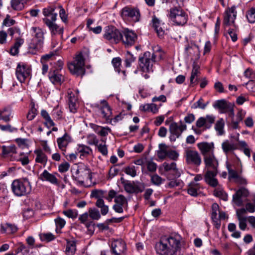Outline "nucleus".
Instances as JSON below:
<instances>
[{
    "mask_svg": "<svg viewBox=\"0 0 255 255\" xmlns=\"http://www.w3.org/2000/svg\"><path fill=\"white\" fill-rule=\"evenodd\" d=\"M183 243V239L180 235L173 234L161 237L156 243L155 248L159 255H179Z\"/></svg>",
    "mask_w": 255,
    "mask_h": 255,
    "instance_id": "1",
    "label": "nucleus"
},
{
    "mask_svg": "<svg viewBox=\"0 0 255 255\" xmlns=\"http://www.w3.org/2000/svg\"><path fill=\"white\" fill-rule=\"evenodd\" d=\"M31 29L32 31L33 38L29 43L28 48L31 53L35 54L42 47L45 31L42 28L37 27H32Z\"/></svg>",
    "mask_w": 255,
    "mask_h": 255,
    "instance_id": "2",
    "label": "nucleus"
},
{
    "mask_svg": "<svg viewBox=\"0 0 255 255\" xmlns=\"http://www.w3.org/2000/svg\"><path fill=\"white\" fill-rule=\"evenodd\" d=\"M11 189L14 194L18 197L26 196L31 191V186L26 178L14 180L11 184Z\"/></svg>",
    "mask_w": 255,
    "mask_h": 255,
    "instance_id": "3",
    "label": "nucleus"
},
{
    "mask_svg": "<svg viewBox=\"0 0 255 255\" xmlns=\"http://www.w3.org/2000/svg\"><path fill=\"white\" fill-rule=\"evenodd\" d=\"M156 56L153 53L145 52L139 59V66L143 72L149 73L153 71V65L155 62Z\"/></svg>",
    "mask_w": 255,
    "mask_h": 255,
    "instance_id": "4",
    "label": "nucleus"
},
{
    "mask_svg": "<svg viewBox=\"0 0 255 255\" xmlns=\"http://www.w3.org/2000/svg\"><path fill=\"white\" fill-rule=\"evenodd\" d=\"M169 18L177 25H183L187 21L188 16L180 7H174L170 9Z\"/></svg>",
    "mask_w": 255,
    "mask_h": 255,
    "instance_id": "5",
    "label": "nucleus"
},
{
    "mask_svg": "<svg viewBox=\"0 0 255 255\" xmlns=\"http://www.w3.org/2000/svg\"><path fill=\"white\" fill-rule=\"evenodd\" d=\"M85 63L82 55H77L75 60L68 65L70 72L77 76H83L85 74Z\"/></svg>",
    "mask_w": 255,
    "mask_h": 255,
    "instance_id": "6",
    "label": "nucleus"
},
{
    "mask_svg": "<svg viewBox=\"0 0 255 255\" xmlns=\"http://www.w3.org/2000/svg\"><path fill=\"white\" fill-rule=\"evenodd\" d=\"M91 174L92 172L89 168L85 165H82L77 167L76 171L73 173L72 176L75 180L83 184L85 182H91Z\"/></svg>",
    "mask_w": 255,
    "mask_h": 255,
    "instance_id": "7",
    "label": "nucleus"
},
{
    "mask_svg": "<svg viewBox=\"0 0 255 255\" xmlns=\"http://www.w3.org/2000/svg\"><path fill=\"white\" fill-rule=\"evenodd\" d=\"M30 67L24 63H18L16 68L15 74L18 80L23 83L30 76Z\"/></svg>",
    "mask_w": 255,
    "mask_h": 255,
    "instance_id": "8",
    "label": "nucleus"
},
{
    "mask_svg": "<svg viewBox=\"0 0 255 255\" xmlns=\"http://www.w3.org/2000/svg\"><path fill=\"white\" fill-rule=\"evenodd\" d=\"M236 6L233 5L231 7H228L224 14V20L223 24L224 27L235 25V20L237 17Z\"/></svg>",
    "mask_w": 255,
    "mask_h": 255,
    "instance_id": "9",
    "label": "nucleus"
},
{
    "mask_svg": "<svg viewBox=\"0 0 255 255\" xmlns=\"http://www.w3.org/2000/svg\"><path fill=\"white\" fill-rule=\"evenodd\" d=\"M121 15L123 19H130L134 22L139 21L140 18L139 9L128 6L122 9Z\"/></svg>",
    "mask_w": 255,
    "mask_h": 255,
    "instance_id": "10",
    "label": "nucleus"
},
{
    "mask_svg": "<svg viewBox=\"0 0 255 255\" xmlns=\"http://www.w3.org/2000/svg\"><path fill=\"white\" fill-rule=\"evenodd\" d=\"M104 37L107 40L116 43L121 40V32L114 26H107L105 30Z\"/></svg>",
    "mask_w": 255,
    "mask_h": 255,
    "instance_id": "11",
    "label": "nucleus"
},
{
    "mask_svg": "<svg viewBox=\"0 0 255 255\" xmlns=\"http://www.w3.org/2000/svg\"><path fill=\"white\" fill-rule=\"evenodd\" d=\"M185 156L187 163L193 164L196 166H199L201 162V157L199 152L195 150L190 149H187L185 151Z\"/></svg>",
    "mask_w": 255,
    "mask_h": 255,
    "instance_id": "12",
    "label": "nucleus"
},
{
    "mask_svg": "<svg viewBox=\"0 0 255 255\" xmlns=\"http://www.w3.org/2000/svg\"><path fill=\"white\" fill-rule=\"evenodd\" d=\"M187 128L186 125L180 122L179 125L177 123L173 122L169 126V131L172 134L170 139L171 141H175L176 138H178L181 135L182 132Z\"/></svg>",
    "mask_w": 255,
    "mask_h": 255,
    "instance_id": "13",
    "label": "nucleus"
},
{
    "mask_svg": "<svg viewBox=\"0 0 255 255\" xmlns=\"http://www.w3.org/2000/svg\"><path fill=\"white\" fill-rule=\"evenodd\" d=\"M121 41L126 47L133 45L137 40V35L132 31L125 29L121 32Z\"/></svg>",
    "mask_w": 255,
    "mask_h": 255,
    "instance_id": "14",
    "label": "nucleus"
},
{
    "mask_svg": "<svg viewBox=\"0 0 255 255\" xmlns=\"http://www.w3.org/2000/svg\"><path fill=\"white\" fill-rule=\"evenodd\" d=\"M249 194L248 190L245 188H241L238 190L233 195V203L237 206H241L244 204L245 199Z\"/></svg>",
    "mask_w": 255,
    "mask_h": 255,
    "instance_id": "15",
    "label": "nucleus"
},
{
    "mask_svg": "<svg viewBox=\"0 0 255 255\" xmlns=\"http://www.w3.org/2000/svg\"><path fill=\"white\" fill-rule=\"evenodd\" d=\"M204 161L206 171H218L219 162L214 154H209V156L204 157Z\"/></svg>",
    "mask_w": 255,
    "mask_h": 255,
    "instance_id": "16",
    "label": "nucleus"
},
{
    "mask_svg": "<svg viewBox=\"0 0 255 255\" xmlns=\"http://www.w3.org/2000/svg\"><path fill=\"white\" fill-rule=\"evenodd\" d=\"M115 204L113 206L114 210L118 213H122L124 209L128 206V201L122 195H117L114 200Z\"/></svg>",
    "mask_w": 255,
    "mask_h": 255,
    "instance_id": "17",
    "label": "nucleus"
},
{
    "mask_svg": "<svg viewBox=\"0 0 255 255\" xmlns=\"http://www.w3.org/2000/svg\"><path fill=\"white\" fill-rule=\"evenodd\" d=\"M55 7L49 5L42 9V13L44 17L42 19L43 22L46 24L47 20L50 22L56 21L57 14L55 12Z\"/></svg>",
    "mask_w": 255,
    "mask_h": 255,
    "instance_id": "18",
    "label": "nucleus"
},
{
    "mask_svg": "<svg viewBox=\"0 0 255 255\" xmlns=\"http://www.w3.org/2000/svg\"><path fill=\"white\" fill-rule=\"evenodd\" d=\"M197 147L201 151L203 157L214 154V144L213 142H202L197 144Z\"/></svg>",
    "mask_w": 255,
    "mask_h": 255,
    "instance_id": "19",
    "label": "nucleus"
},
{
    "mask_svg": "<svg viewBox=\"0 0 255 255\" xmlns=\"http://www.w3.org/2000/svg\"><path fill=\"white\" fill-rule=\"evenodd\" d=\"M215 117L212 115H207L205 117L199 118L196 122L197 127L210 128L214 123Z\"/></svg>",
    "mask_w": 255,
    "mask_h": 255,
    "instance_id": "20",
    "label": "nucleus"
},
{
    "mask_svg": "<svg viewBox=\"0 0 255 255\" xmlns=\"http://www.w3.org/2000/svg\"><path fill=\"white\" fill-rule=\"evenodd\" d=\"M112 253L115 255H121L126 250L125 243L122 240L113 241L111 245Z\"/></svg>",
    "mask_w": 255,
    "mask_h": 255,
    "instance_id": "21",
    "label": "nucleus"
},
{
    "mask_svg": "<svg viewBox=\"0 0 255 255\" xmlns=\"http://www.w3.org/2000/svg\"><path fill=\"white\" fill-rule=\"evenodd\" d=\"M1 148L2 153L4 157L10 158L12 160L16 159L17 153L16 146L14 145H3Z\"/></svg>",
    "mask_w": 255,
    "mask_h": 255,
    "instance_id": "22",
    "label": "nucleus"
},
{
    "mask_svg": "<svg viewBox=\"0 0 255 255\" xmlns=\"http://www.w3.org/2000/svg\"><path fill=\"white\" fill-rule=\"evenodd\" d=\"M72 141L71 136L65 132L64 134L57 139V143L58 148L63 152L64 155L66 152V149L69 143Z\"/></svg>",
    "mask_w": 255,
    "mask_h": 255,
    "instance_id": "23",
    "label": "nucleus"
},
{
    "mask_svg": "<svg viewBox=\"0 0 255 255\" xmlns=\"http://www.w3.org/2000/svg\"><path fill=\"white\" fill-rule=\"evenodd\" d=\"M218 171H206L204 179L205 182L210 186L215 187L218 185V181L216 177L218 174Z\"/></svg>",
    "mask_w": 255,
    "mask_h": 255,
    "instance_id": "24",
    "label": "nucleus"
},
{
    "mask_svg": "<svg viewBox=\"0 0 255 255\" xmlns=\"http://www.w3.org/2000/svg\"><path fill=\"white\" fill-rule=\"evenodd\" d=\"M81 159L87 157L92 154L93 151L91 147L84 144H78L75 148Z\"/></svg>",
    "mask_w": 255,
    "mask_h": 255,
    "instance_id": "25",
    "label": "nucleus"
},
{
    "mask_svg": "<svg viewBox=\"0 0 255 255\" xmlns=\"http://www.w3.org/2000/svg\"><path fill=\"white\" fill-rule=\"evenodd\" d=\"M56 175H58L57 173L53 174L49 173L46 170H44L43 172L40 174V179L42 181H46L50 182V183L58 185V179L56 177Z\"/></svg>",
    "mask_w": 255,
    "mask_h": 255,
    "instance_id": "26",
    "label": "nucleus"
},
{
    "mask_svg": "<svg viewBox=\"0 0 255 255\" xmlns=\"http://www.w3.org/2000/svg\"><path fill=\"white\" fill-rule=\"evenodd\" d=\"M49 78L55 85H61L64 81V77L59 73L58 70H51L49 73Z\"/></svg>",
    "mask_w": 255,
    "mask_h": 255,
    "instance_id": "27",
    "label": "nucleus"
},
{
    "mask_svg": "<svg viewBox=\"0 0 255 255\" xmlns=\"http://www.w3.org/2000/svg\"><path fill=\"white\" fill-rule=\"evenodd\" d=\"M100 111L102 118L104 119L108 123L112 121V110L106 101L103 102V105L100 108Z\"/></svg>",
    "mask_w": 255,
    "mask_h": 255,
    "instance_id": "28",
    "label": "nucleus"
},
{
    "mask_svg": "<svg viewBox=\"0 0 255 255\" xmlns=\"http://www.w3.org/2000/svg\"><path fill=\"white\" fill-rule=\"evenodd\" d=\"M201 188L202 186L199 183L191 182L188 186L187 192L190 195L196 197L201 193Z\"/></svg>",
    "mask_w": 255,
    "mask_h": 255,
    "instance_id": "29",
    "label": "nucleus"
},
{
    "mask_svg": "<svg viewBox=\"0 0 255 255\" xmlns=\"http://www.w3.org/2000/svg\"><path fill=\"white\" fill-rule=\"evenodd\" d=\"M219 207L217 203H213L212 206L211 218L214 223V225L219 229L221 226V222L218 217V213H219Z\"/></svg>",
    "mask_w": 255,
    "mask_h": 255,
    "instance_id": "30",
    "label": "nucleus"
},
{
    "mask_svg": "<svg viewBox=\"0 0 255 255\" xmlns=\"http://www.w3.org/2000/svg\"><path fill=\"white\" fill-rule=\"evenodd\" d=\"M124 189L126 192L129 193H138L142 192L143 190L142 186L131 182L125 183L124 184Z\"/></svg>",
    "mask_w": 255,
    "mask_h": 255,
    "instance_id": "31",
    "label": "nucleus"
},
{
    "mask_svg": "<svg viewBox=\"0 0 255 255\" xmlns=\"http://www.w3.org/2000/svg\"><path fill=\"white\" fill-rule=\"evenodd\" d=\"M200 74V66L197 63L194 62L190 78L191 85H193L197 84Z\"/></svg>",
    "mask_w": 255,
    "mask_h": 255,
    "instance_id": "32",
    "label": "nucleus"
},
{
    "mask_svg": "<svg viewBox=\"0 0 255 255\" xmlns=\"http://www.w3.org/2000/svg\"><path fill=\"white\" fill-rule=\"evenodd\" d=\"M46 25L49 28L51 35H55L56 34L62 35L63 33V28L60 27L56 23L55 21L50 22L47 20Z\"/></svg>",
    "mask_w": 255,
    "mask_h": 255,
    "instance_id": "33",
    "label": "nucleus"
},
{
    "mask_svg": "<svg viewBox=\"0 0 255 255\" xmlns=\"http://www.w3.org/2000/svg\"><path fill=\"white\" fill-rule=\"evenodd\" d=\"M90 127L99 135L101 136H106L111 132V129L108 127H103L94 124H90Z\"/></svg>",
    "mask_w": 255,
    "mask_h": 255,
    "instance_id": "34",
    "label": "nucleus"
},
{
    "mask_svg": "<svg viewBox=\"0 0 255 255\" xmlns=\"http://www.w3.org/2000/svg\"><path fill=\"white\" fill-rule=\"evenodd\" d=\"M162 166L164 168L165 171L172 172L177 177H179L180 176V171L177 167L176 163L175 162L169 163L165 162L162 164Z\"/></svg>",
    "mask_w": 255,
    "mask_h": 255,
    "instance_id": "35",
    "label": "nucleus"
},
{
    "mask_svg": "<svg viewBox=\"0 0 255 255\" xmlns=\"http://www.w3.org/2000/svg\"><path fill=\"white\" fill-rule=\"evenodd\" d=\"M170 148L165 143H160L158 145V149L157 150V156L161 160L165 159L168 155Z\"/></svg>",
    "mask_w": 255,
    "mask_h": 255,
    "instance_id": "36",
    "label": "nucleus"
},
{
    "mask_svg": "<svg viewBox=\"0 0 255 255\" xmlns=\"http://www.w3.org/2000/svg\"><path fill=\"white\" fill-rule=\"evenodd\" d=\"M34 153L36 157L35 161L36 163H40L45 166L47 162V157L41 149H36Z\"/></svg>",
    "mask_w": 255,
    "mask_h": 255,
    "instance_id": "37",
    "label": "nucleus"
},
{
    "mask_svg": "<svg viewBox=\"0 0 255 255\" xmlns=\"http://www.w3.org/2000/svg\"><path fill=\"white\" fill-rule=\"evenodd\" d=\"M30 0H11L10 4L12 8L15 10H21Z\"/></svg>",
    "mask_w": 255,
    "mask_h": 255,
    "instance_id": "38",
    "label": "nucleus"
},
{
    "mask_svg": "<svg viewBox=\"0 0 255 255\" xmlns=\"http://www.w3.org/2000/svg\"><path fill=\"white\" fill-rule=\"evenodd\" d=\"M222 148L223 151L227 154L229 152L236 149L237 146L236 144L230 142L229 140H227L222 143Z\"/></svg>",
    "mask_w": 255,
    "mask_h": 255,
    "instance_id": "39",
    "label": "nucleus"
},
{
    "mask_svg": "<svg viewBox=\"0 0 255 255\" xmlns=\"http://www.w3.org/2000/svg\"><path fill=\"white\" fill-rule=\"evenodd\" d=\"M0 230L2 233L10 234L16 232L17 230V228L14 225L6 223L1 225Z\"/></svg>",
    "mask_w": 255,
    "mask_h": 255,
    "instance_id": "40",
    "label": "nucleus"
},
{
    "mask_svg": "<svg viewBox=\"0 0 255 255\" xmlns=\"http://www.w3.org/2000/svg\"><path fill=\"white\" fill-rule=\"evenodd\" d=\"M140 110L144 112H151L153 114L157 113L158 111V108L156 105L151 104H146L140 106Z\"/></svg>",
    "mask_w": 255,
    "mask_h": 255,
    "instance_id": "41",
    "label": "nucleus"
},
{
    "mask_svg": "<svg viewBox=\"0 0 255 255\" xmlns=\"http://www.w3.org/2000/svg\"><path fill=\"white\" fill-rule=\"evenodd\" d=\"M96 205L101 209V213L102 215H106L108 213L109 207L105 204L104 201L102 199H97Z\"/></svg>",
    "mask_w": 255,
    "mask_h": 255,
    "instance_id": "42",
    "label": "nucleus"
},
{
    "mask_svg": "<svg viewBox=\"0 0 255 255\" xmlns=\"http://www.w3.org/2000/svg\"><path fill=\"white\" fill-rule=\"evenodd\" d=\"M24 40L22 38H17L13 46L10 49V53L13 55H15L18 53V49L23 44Z\"/></svg>",
    "mask_w": 255,
    "mask_h": 255,
    "instance_id": "43",
    "label": "nucleus"
},
{
    "mask_svg": "<svg viewBox=\"0 0 255 255\" xmlns=\"http://www.w3.org/2000/svg\"><path fill=\"white\" fill-rule=\"evenodd\" d=\"M76 251V244L74 241H68L67 242L65 250L66 254L67 255H73Z\"/></svg>",
    "mask_w": 255,
    "mask_h": 255,
    "instance_id": "44",
    "label": "nucleus"
},
{
    "mask_svg": "<svg viewBox=\"0 0 255 255\" xmlns=\"http://www.w3.org/2000/svg\"><path fill=\"white\" fill-rule=\"evenodd\" d=\"M11 111L9 109H4L0 112V119L5 122L10 121Z\"/></svg>",
    "mask_w": 255,
    "mask_h": 255,
    "instance_id": "45",
    "label": "nucleus"
},
{
    "mask_svg": "<svg viewBox=\"0 0 255 255\" xmlns=\"http://www.w3.org/2000/svg\"><path fill=\"white\" fill-rule=\"evenodd\" d=\"M225 126V122L223 119H220L218 121H217L215 125V129L218 132L219 135H221L223 134L224 131V127Z\"/></svg>",
    "mask_w": 255,
    "mask_h": 255,
    "instance_id": "46",
    "label": "nucleus"
},
{
    "mask_svg": "<svg viewBox=\"0 0 255 255\" xmlns=\"http://www.w3.org/2000/svg\"><path fill=\"white\" fill-rule=\"evenodd\" d=\"M41 115L42 117L45 119V124L50 127L54 126V123L52 121V120L51 119L49 115L47 112L46 111L44 110H42L41 112Z\"/></svg>",
    "mask_w": 255,
    "mask_h": 255,
    "instance_id": "47",
    "label": "nucleus"
},
{
    "mask_svg": "<svg viewBox=\"0 0 255 255\" xmlns=\"http://www.w3.org/2000/svg\"><path fill=\"white\" fill-rule=\"evenodd\" d=\"M209 102L204 103V100L202 98H200L197 102L194 103L192 106L191 108L196 109L199 108L204 110L206 108L207 106L208 105Z\"/></svg>",
    "mask_w": 255,
    "mask_h": 255,
    "instance_id": "48",
    "label": "nucleus"
},
{
    "mask_svg": "<svg viewBox=\"0 0 255 255\" xmlns=\"http://www.w3.org/2000/svg\"><path fill=\"white\" fill-rule=\"evenodd\" d=\"M214 107L222 110H225L229 108V105L225 100H221L216 102Z\"/></svg>",
    "mask_w": 255,
    "mask_h": 255,
    "instance_id": "49",
    "label": "nucleus"
},
{
    "mask_svg": "<svg viewBox=\"0 0 255 255\" xmlns=\"http://www.w3.org/2000/svg\"><path fill=\"white\" fill-rule=\"evenodd\" d=\"M151 183L156 186H159L161 185L164 179H162L160 176L157 174L151 175L150 176Z\"/></svg>",
    "mask_w": 255,
    "mask_h": 255,
    "instance_id": "50",
    "label": "nucleus"
},
{
    "mask_svg": "<svg viewBox=\"0 0 255 255\" xmlns=\"http://www.w3.org/2000/svg\"><path fill=\"white\" fill-rule=\"evenodd\" d=\"M227 168L228 171L229 179H238L239 178L240 176L238 173L236 171L232 169L230 167V164L228 163H227Z\"/></svg>",
    "mask_w": 255,
    "mask_h": 255,
    "instance_id": "51",
    "label": "nucleus"
},
{
    "mask_svg": "<svg viewBox=\"0 0 255 255\" xmlns=\"http://www.w3.org/2000/svg\"><path fill=\"white\" fill-rule=\"evenodd\" d=\"M63 214L69 218L75 219L78 216V212L77 210L72 209H68L63 211Z\"/></svg>",
    "mask_w": 255,
    "mask_h": 255,
    "instance_id": "52",
    "label": "nucleus"
},
{
    "mask_svg": "<svg viewBox=\"0 0 255 255\" xmlns=\"http://www.w3.org/2000/svg\"><path fill=\"white\" fill-rule=\"evenodd\" d=\"M14 160L19 161L23 165H26L29 162L28 157L26 155H24L23 153H19V157L17 156Z\"/></svg>",
    "mask_w": 255,
    "mask_h": 255,
    "instance_id": "53",
    "label": "nucleus"
},
{
    "mask_svg": "<svg viewBox=\"0 0 255 255\" xmlns=\"http://www.w3.org/2000/svg\"><path fill=\"white\" fill-rule=\"evenodd\" d=\"M89 215L93 220H98L101 218L99 211L96 209H90Z\"/></svg>",
    "mask_w": 255,
    "mask_h": 255,
    "instance_id": "54",
    "label": "nucleus"
},
{
    "mask_svg": "<svg viewBox=\"0 0 255 255\" xmlns=\"http://www.w3.org/2000/svg\"><path fill=\"white\" fill-rule=\"evenodd\" d=\"M246 16L249 22L254 23L255 22V8H251L249 10Z\"/></svg>",
    "mask_w": 255,
    "mask_h": 255,
    "instance_id": "55",
    "label": "nucleus"
},
{
    "mask_svg": "<svg viewBox=\"0 0 255 255\" xmlns=\"http://www.w3.org/2000/svg\"><path fill=\"white\" fill-rule=\"evenodd\" d=\"M198 46L195 44H189L185 47V51L189 54H194L196 51H198Z\"/></svg>",
    "mask_w": 255,
    "mask_h": 255,
    "instance_id": "56",
    "label": "nucleus"
},
{
    "mask_svg": "<svg viewBox=\"0 0 255 255\" xmlns=\"http://www.w3.org/2000/svg\"><path fill=\"white\" fill-rule=\"evenodd\" d=\"M40 237L42 241L46 242H50L55 239V236L51 233L41 234Z\"/></svg>",
    "mask_w": 255,
    "mask_h": 255,
    "instance_id": "57",
    "label": "nucleus"
},
{
    "mask_svg": "<svg viewBox=\"0 0 255 255\" xmlns=\"http://www.w3.org/2000/svg\"><path fill=\"white\" fill-rule=\"evenodd\" d=\"M145 163L149 171L153 172L156 170L157 164L152 159L147 160Z\"/></svg>",
    "mask_w": 255,
    "mask_h": 255,
    "instance_id": "58",
    "label": "nucleus"
},
{
    "mask_svg": "<svg viewBox=\"0 0 255 255\" xmlns=\"http://www.w3.org/2000/svg\"><path fill=\"white\" fill-rule=\"evenodd\" d=\"M122 60L119 57H116L113 59L112 63L116 71L118 73L120 71V66L121 65Z\"/></svg>",
    "mask_w": 255,
    "mask_h": 255,
    "instance_id": "59",
    "label": "nucleus"
},
{
    "mask_svg": "<svg viewBox=\"0 0 255 255\" xmlns=\"http://www.w3.org/2000/svg\"><path fill=\"white\" fill-rule=\"evenodd\" d=\"M124 172L131 177H135L136 175V172L134 166H127L125 167Z\"/></svg>",
    "mask_w": 255,
    "mask_h": 255,
    "instance_id": "60",
    "label": "nucleus"
},
{
    "mask_svg": "<svg viewBox=\"0 0 255 255\" xmlns=\"http://www.w3.org/2000/svg\"><path fill=\"white\" fill-rule=\"evenodd\" d=\"M88 143L90 145H98L99 142L96 136L94 134H89L87 136Z\"/></svg>",
    "mask_w": 255,
    "mask_h": 255,
    "instance_id": "61",
    "label": "nucleus"
},
{
    "mask_svg": "<svg viewBox=\"0 0 255 255\" xmlns=\"http://www.w3.org/2000/svg\"><path fill=\"white\" fill-rule=\"evenodd\" d=\"M37 115V110L35 108L34 105H33L27 115V119L29 121L33 120Z\"/></svg>",
    "mask_w": 255,
    "mask_h": 255,
    "instance_id": "62",
    "label": "nucleus"
},
{
    "mask_svg": "<svg viewBox=\"0 0 255 255\" xmlns=\"http://www.w3.org/2000/svg\"><path fill=\"white\" fill-rule=\"evenodd\" d=\"M135 59V57H134L130 52H128L126 54V58L125 60L126 66L130 67L131 63L134 61Z\"/></svg>",
    "mask_w": 255,
    "mask_h": 255,
    "instance_id": "63",
    "label": "nucleus"
},
{
    "mask_svg": "<svg viewBox=\"0 0 255 255\" xmlns=\"http://www.w3.org/2000/svg\"><path fill=\"white\" fill-rule=\"evenodd\" d=\"M70 167V164L67 162H65L60 164L58 166V170L61 173H64L67 171Z\"/></svg>",
    "mask_w": 255,
    "mask_h": 255,
    "instance_id": "64",
    "label": "nucleus"
}]
</instances>
